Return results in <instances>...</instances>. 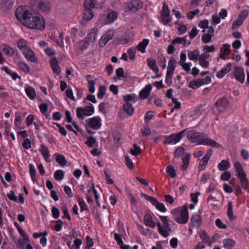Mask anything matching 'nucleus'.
Wrapping results in <instances>:
<instances>
[{"label":"nucleus","mask_w":249,"mask_h":249,"mask_svg":"<svg viewBox=\"0 0 249 249\" xmlns=\"http://www.w3.org/2000/svg\"><path fill=\"white\" fill-rule=\"evenodd\" d=\"M44 51L49 56H53L56 54V51L53 48L48 47L45 49Z\"/></svg>","instance_id":"nucleus-64"},{"label":"nucleus","mask_w":249,"mask_h":249,"mask_svg":"<svg viewBox=\"0 0 249 249\" xmlns=\"http://www.w3.org/2000/svg\"><path fill=\"white\" fill-rule=\"evenodd\" d=\"M114 32L113 30H109L104 34L99 41V45L103 47L105 46L107 43L114 36Z\"/></svg>","instance_id":"nucleus-14"},{"label":"nucleus","mask_w":249,"mask_h":249,"mask_svg":"<svg viewBox=\"0 0 249 249\" xmlns=\"http://www.w3.org/2000/svg\"><path fill=\"white\" fill-rule=\"evenodd\" d=\"M16 18L25 26L30 29L42 30L45 28V21L42 17L34 15L25 6H19L15 11Z\"/></svg>","instance_id":"nucleus-1"},{"label":"nucleus","mask_w":249,"mask_h":249,"mask_svg":"<svg viewBox=\"0 0 249 249\" xmlns=\"http://www.w3.org/2000/svg\"><path fill=\"white\" fill-rule=\"evenodd\" d=\"M25 93L28 97L32 100H34L36 96L35 89L32 86L27 85L25 88Z\"/></svg>","instance_id":"nucleus-20"},{"label":"nucleus","mask_w":249,"mask_h":249,"mask_svg":"<svg viewBox=\"0 0 249 249\" xmlns=\"http://www.w3.org/2000/svg\"><path fill=\"white\" fill-rule=\"evenodd\" d=\"M172 44H182L184 46H185L186 44V39L185 37H177L173 40H172Z\"/></svg>","instance_id":"nucleus-52"},{"label":"nucleus","mask_w":249,"mask_h":249,"mask_svg":"<svg viewBox=\"0 0 249 249\" xmlns=\"http://www.w3.org/2000/svg\"><path fill=\"white\" fill-rule=\"evenodd\" d=\"M92 78L93 76L91 75H87L86 76V79L89 83V90L91 93H94L95 90L94 87L95 82L92 79Z\"/></svg>","instance_id":"nucleus-31"},{"label":"nucleus","mask_w":249,"mask_h":249,"mask_svg":"<svg viewBox=\"0 0 249 249\" xmlns=\"http://www.w3.org/2000/svg\"><path fill=\"white\" fill-rule=\"evenodd\" d=\"M249 15V11L247 10H243L238 15V19L243 22Z\"/></svg>","instance_id":"nucleus-55"},{"label":"nucleus","mask_w":249,"mask_h":249,"mask_svg":"<svg viewBox=\"0 0 249 249\" xmlns=\"http://www.w3.org/2000/svg\"><path fill=\"white\" fill-rule=\"evenodd\" d=\"M234 166L237 173V178L239 180L240 185L244 190L249 193V181L242 165L239 161H236L234 163Z\"/></svg>","instance_id":"nucleus-3"},{"label":"nucleus","mask_w":249,"mask_h":249,"mask_svg":"<svg viewBox=\"0 0 249 249\" xmlns=\"http://www.w3.org/2000/svg\"><path fill=\"white\" fill-rule=\"evenodd\" d=\"M93 17L92 10L90 9H85L83 13V18L86 20H90Z\"/></svg>","instance_id":"nucleus-41"},{"label":"nucleus","mask_w":249,"mask_h":249,"mask_svg":"<svg viewBox=\"0 0 249 249\" xmlns=\"http://www.w3.org/2000/svg\"><path fill=\"white\" fill-rule=\"evenodd\" d=\"M191 222L192 223L193 226L198 228L201 225L202 219L200 215L195 214L191 217Z\"/></svg>","instance_id":"nucleus-22"},{"label":"nucleus","mask_w":249,"mask_h":249,"mask_svg":"<svg viewBox=\"0 0 249 249\" xmlns=\"http://www.w3.org/2000/svg\"><path fill=\"white\" fill-rule=\"evenodd\" d=\"M200 12V10L198 9H196L194 11H189L186 14V17L189 19H192L194 17L198 15Z\"/></svg>","instance_id":"nucleus-54"},{"label":"nucleus","mask_w":249,"mask_h":249,"mask_svg":"<svg viewBox=\"0 0 249 249\" xmlns=\"http://www.w3.org/2000/svg\"><path fill=\"white\" fill-rule=\"evenodd\" d=\"M38 150L41 154L45 161L50 162L51 161L50 159L51 154L48 148L44 144H41L40 145V148Z\"/></svg>","instance_id":"nucleus-17"},{"label":"nucleus","mask_w":249,"mask_h":249,"mask_svg":"<svg viewBox=\"0 0 249 249\" xmlns=\"http://www.w3.org/2000/svg\"><path fill=\"white\" fill-rule=\"evenodd\" d=\"M51 212L53 217L55 219H58L60 216V212L58 208L54 206H52L51 207Z\"/></svg>","instance_id":"nucleus-53"},{"label":"nucleus","mask_w":249,"mask_h":249,"mask_svg":"<svg viewBox=\"0 0 249 249\" xmlns=\"http://www.w3.org/2000/svg\"><path fill=\"white\" fill-rule=\"evenodd\" d=\"M85 143L89 147H93L94 146L97 147L98 146V142L96 141V139L92 136L89 137Z\"/></svg>","instance_id":"nucleus-36"},{"label":"nucleus","mask_w":249,"mask_h":249,"mask_svg":"<svg viewBox=\"0 0 249 249\" xmlns=\"http://www.w3.org/2000/svg\"><path fill=\"white\" fill-rule=\"evenodd\" d=\"M133 149L131 150V153L132 155L135 157H137L142 153V149L141 147L138 146L136 143H135L133 145Z\"/></svg>","instance_id":"nucleus-43"},{"label":"nucleus","mask_w":249,"mask_h":249,"mask_svg":"<svg viewBox=\"0 0 249 249\" xmlns=\"http://www.w3.org/2000/svg\"><path fill=\"white\" fill-rule=\"evenodd\" d=\"M160 21L164 25H167L169 23L171 22L172 18L170 16V15H169L168 17H161Z\"/></svg>","instance_id":"nucleus-58"},{"label":"nucleus","mask_w":249,"mask_h":249,"mask_svg":"<svg viewBox=\"0 0 249 249\" xmlns=\"http://www.w3.org/2000/svg\"><path fill=\"white\" fill-rule=\"evenodd\" d=\"M61 210L63 213L62 218L64 219L66 218L69 221H71V217L68 211V208L66 205H63L61 207Z\"/></svg>","instance_id":"nucleus-40"},{"label":"nucleus","mask_w":249,"mask_h":249,"mask_svg":"<svg viewBox=\"0 0 249 249\" xmlns=\"http://www.w3.org/2000/svg\"><path fill=\"white\" fill-rule=\"evenodd\" d=\"M199 237L202 241V243L210 246L213 244V241L210 240V237L207 232L204 230H201L199 233Z\"/></svg>","instance_id":"nucleus-21"},{"label":"nucleus","mask_w":249,"mask_h":249,"mask_svg":"<svg viewBox=\"0 0 249 249\" xmlns=\"http://www.w3.org/2000/svg\"><path fill=\"white\" fill-rule=\"evenodd\" d=\"M37 7L40 11L44 12L49 11L51 8L49 1L42 0L38 3Z\"/></svg>","instance_id":"nucleus-30"},{"label":"nucleus","mask_w":249,"mask_h":249,"mask_svg":"<svg viewBox=\"0 0 249 249\" xmlns=\"http://www.w3.org/2000/svg\"><path fill=\"white\" fill-rule=\"evenodd\" d=\"M50 65L54 73L59 75L61 72V68L58 65L57 59L56 57L52 58L50 60Z\"/></svg>","instance_id":"nucleus-16"},{"label":"nucleus","mask_w":249,"mask_h":249,"mask_svg":"<svg viewBox=\"0 0 249 249\" xmlns=\"http://www.w3.org/2000/svg\"><path fill=\"white\" fill-rule=\"evenodd\" d=\"M224 247L226 249H231L235 245V241L230 238L224 239L223 240Z\"/></svg>","instance_id":"nucleus-35"},{"label":"nucleus","mask_w":249,"mask_h":249,"mask_svg":"<svg viewBox=\"0 0 249 249\" xmlns=\"http://www.w3.org/2000/svg\"><path fill=\"white\" fill-rule=\"evenodd\" d=\"M136 49L135 48H130L127 49V53L130 60H134L135 59Z\"/></svg>","instance_id":"nucleus-51"},{"label":"nucleus","mask_w":249,"mask_h":249,"mask_svg":"<svg viewBox=\"0 0 249 249\" xmlns=\"http://www.w3.org/2000/svg\"><path fill=\"white\" fill-rule=\"evenodd\" d=\"M38 107L40 112L44 115L48 110V106L46 103H43L39 105Z\"/></svg>","instance_id":"nucleus-61"},{"label":"nucleus","mask_w":249,"mask_h":249,"mask_svg":"<svg viewBox=\"0 0 249 249\" xmlns=\"http://www.w3.org/2000/svg\"><path fill=\"white\" fill-rule=\"evenodd\" d=\"M118 14L116 11H112L108 13L104 21L105 24H110L117 20Z\"/></svg>","instance_id":"nucleus-19"},{"label":"nucleus","mask_w":249,"mask_h":249,"mask_svg":"<svg viewBox=\"0 0 249 249\" xmlns=\"http://www.w3.org/2000/svg\"><path fill=\"white\" fill-rule=\"evenodd\" d=\"M2 51L8 56H12L14 54V50L6 45H4Z\"/></svg>","instance_id":"nucleus-44"},{"label":"nucleus","mask_w":249,"mask_h":249,"mask_svg":"<svg viewBox=\"0 0 249 249\" xmlns=\"http://www.w3.org/2000/svg\"><path fill=\"white\" fill-rule=\"evenodd\" d=\"M217 167L220 171H226L230 168V163L227 160H223L218 163Z\"/></svg>","instance_id":"nucleus-38"},{"label":"nucleus","mask_w":249,"mask_h":249,"mask_svg":"<svg viewBox=\"0 0 249 249\" xmlns=\"http://www.w3.org/2000/svg\"><path fill=\"white\" fill-rule=\"evenodd\" d=\"M200 52L198 49H195L193 51L188 52V58L192 61H196L198 60Z\"/></svg>","instance_id":"nucleus-29"},{"label":"nucleus","mask_w":249,"mask_h":249,"mask_svg":"<svg viewBox=\"0 0 249 249\" xmlns=\"http://www.w3.org/2000/svg\"><path fill=\"white\" fill-rule=\"evenodd\" d=\"M147 62L150 69L153 70L156 73H158L159 69L156 64V60L152 58H149L147 59Z\"/></svg>","instance_id":"nucleus-28"},{"label":"nucleus","mask_w":249,"mask_h":249,"mask_svg":"<svg viewBox=\"0 0 249 249\" xmlns=\"http://www.w3.org/2000/svg\"><path fill=\"white\" fill-rule=\"evenodd\" d=\"M124 111L129 115L131 116L134 113V108L130 103H124L123 106Z\"/></svg>","instance_id":"nucleus-37"},{"label":"nucleus","mask_w":249,"mask_h":249,"mask_svg":"<svg viewBox=\"0 0 249 249\" xmlns=\"http://www.w3.org/2000/svg\"><path fill=\"white\" fill-rule=\"evenodd\" d=\"M1 69L6 74L11 76L14 80H16L17 78L21 79V77L17 72L11 71L7 67H2Z\"/></svg>","instance_id":"nucleus-33"},{"label":"nucleus","mask_w":249,"mask_h":249,"mask_svg":"<svg viewBox=\"0 0 249 249\" xmlns=\"http://www.w3.org/2000/svg\"><path fill=\"white\" fill-rule=\"evenodd\" d=\"M19 68L24 72L28 73L30 71V68L29 66L25 62H19L18 63Z\"/></svg>","instance_id":"nucleus-46"},{"label":"nucleus","mask_w":249,"mask_h":249,"mask_svg":"<svg viewBox=\"0 0 249 249\" xmlns=\"http://www.w3.org/2000/svg\"><path fill=\"white\" fill-rule=\"evenodd\" d=\"M213 153V149H209L207 151L206 154L204 155V156L202 158V159L201 160L199 165L198 167V171H201L202 170H204L208 163V161L209 159H210Z\"/></svg>","instance_id":"nucleus-12"},{"label":"nucleus","mask_w":249,"mask_h":249,"mask_svg":"<svg viewBox=\"0 0 249 249\" xmlns=\"http://www.w3.org/2000/svg\"><path fill=\"white\" fill-rule=\"evenodd\" d=\"M96 1L94 0H85L84 1V8L92 10L95 7Z\"/></svg>","instance_id":"nucleus-42"},{"label":"nucleus","mask_w":249,"mask_h":249,"mask_svg":"<svg viewBox=\"0 0 249 249\" xmlns=\"http://www.w3.org/2000/svg\"><path fill=\"white\" fill-rule=\"evenodd\" d=\"M185 149L182 146L178 147L175 151L174 156L175 157H179L182 155L184 153Z\"/></svg>","instance_id":"nucleus-60"},{"label":"nucleus","mask_w":249,"mask_h":249,"mask_svg":"<svg viewBox=\"0 0 249 249\" xmlns=\"http://www.w3.org/2000/svg\"><path fill=\"white\" fill-rule=\"evenodd\" d=\"M141 196H143L146 200L150 201L152 204L160 212L165 213L167 211V209L165 207L164 204L161 202H159L158 200L154 197L149 196L147 195L144 194L143 193H141Z\"/></svg>","instance_id":"nucleus-7"},{"label":"nucleus","mask_w":249,"mask_h":249,"mask_svg":"<svg viewBox=\"0 0 249 249\" xmlns=\"http://www.w3.org/2000/svg\"><path fill=\"white\" fill-rule=\"evenodd\" d=\"M152 87L150 84L146 85L139 92V98L144 100L147 99L150 95Z\"/></svg>","instance_id":"nucleus-18"},{"label":"nucleus","mask_w":249,"mask_h":249,"mask_svg":"<svg viewBox=\"0 0 249 249\" xmlns=\"http://www.w3.org/2000/svg\"><path fill=\"white\" fill-rule=\"evenodd\" d=\"M143 221L144 224L151 228H154L156 224L153 221V218L150 214L146 213L143 217Z\"/></svg>","instance_id":"nucleus-23"},{"label":"nucleus","mask_w":249,"mask_h":249,"mask_svg":"<svg viewBox=\"0 0 249 249\" xmlns=\"http://www.w3.org/2000/svg\"><path fill=\"white\" fill-rule=\"evenodd\" d=\"M94 113V107L93 105L90 104L89 106L85 107H78L76 109V115L78 119L84 120L85 116H89Z\"/></svg>","instance_id":"nucleus-5"},{"label":"nucleus","mask_w":249,"mask_h":249,"mask_svg":"<svg viewBox=\"0 0 249 249\" xmlns=\"http://www.w3.org/2000/svg\"><path fill=\"white\" fill-rule=\"evenodd\" d=\"M162 8V9L160 13L161 17H168L169 15H170V10L168 4L164 2Z\"/></svg>","instance_id":"nucleus-45"},{"label":"nucleus","mask_w":249,"mask_h":249,"mask_svg":"<svg viewBox=\"0 0 249 249\" xmlns=\"http://www.w3.org/2000/svg\"><path fill=\"white\" fill-rule=\"evenodd\" d=\"M123 100L125 103L132 102L134 103L138 101L137 95L135 93L124 95L123 96Z\"/></svg>","instance_id":"nucleus-32"},{"label":"nucleus","mask_w":249,"mask_h":249,"mask_svg":"<svg viewBox=\"0 0 249 249\" xmlns=\"http://www.w3.org/2000/svg\"><path fill=\"white\" fill-rule=\"evenodd\" d=\"M88 123L87 125L94 130L99 129L102 126L101 118L98 116H94L86 121Z\"/></svg>","instance_id":"nucleus-10"},{"label":"nucleus","mask_w":249,"mask_h":249,"mask_svg":"<svg viewBox=\"0 0 249 249\" xmlns=\"http://www.w3.org/2000/svg\"><path fill=\"white\" fill-rule=\"evenodd\" d=\"M7 197L10 200L14 202H17L18 198L15 195V192L13 190H11L10 193L6 194Z\"/></svg>","instance_id":"nucleus-62"},{"label":"nucleus","mask_w":249,"mask_h":249,"mask_svg":"<svg viewBox=\"0 0 249 249\" xmlns=\"http://www.w3.org/2000/svg\"><path fill=\"white\" fill-rule=\"evenodd\" d=\"M228 101L225 97L218 99L212 109L214 115H218L222 113L227 107Z\"/></svg>","instance_id":"nucleus-6"},{"label":"nucleus","mask_w":249,"mask_h":249,"mask_svg":"<svg viewBox=\"0 0 249 249\" xmlns=\"http://www.w3.org/2000/svg\"><path fill=\"white\" fill-rule=\"evenodd\" d=\"M191 157V155L190 153H187L183 157H182V160L183 164L180 166V168L181 170L185 171L188 169Z\"/></svg>","instance_id":"nucleus-25"},{"label":"nucleus","mask_w":249,"mask_h":249,"mask_svg":"<svg viewBox=\"0 0 249 249\" xmlns=\"http://www.w3.org/2000/svg\"><path fill=\"white\" fill-rule=\"evenodd\" d=\"M186 135L189 141L196 145H208L217 148H219L220 146V144L209 139L204 133L197 132L193 129L189 130L187 133L186 132Z\"/></svg>","instance_id":"nucleus-2"},{"label":"nucleus","mask_w":249,"mask_h":249,"mask_svg":"<svg viewBox=\"0 0 249 249\" xmlns=\"http://www.w3.org/2000/svg\"><path fill=\"white\" fill-rule=\"evenodd\" d=\"M149 43V40L147 38L143 39L142 42H140L137 46L136 49L142 53L146 52V48Z\"/></svg>","instance_id":"nucleus-24"},{"label":"nucleus","mask_w":249,"mask_h":249,"mask_svg":"<svg viewBox=\"0 0 249 249\" xmlns=\"http://www.w3.org/2000/svg\"><path fill=\"white\" fill-rule=\"evenodd\" d=\"M54 177L57 180H61L64 178V173L63 170L59 169L54 173Z\"/></svg>","instance_id":"nucleus-49"},{"label":"nucleus","mask_w":249,"mask_h":249,"mask_svg":"<svg viewBox=\"0 0 249 249\" xmlns=\"http://www.w3.org/2000/svg\"><path fill=\"white\" fill-rule=\"evenodd\" d=\"M187 129H184L178 133L171 134L169 136H163L165 141L164 144L174 145L180 141V140L186 135Z\"/></svg>","instance_id":"nucleus-4"},{"label":"nucleus","mask_w":249,"mask_h":249,"mask_svg":"<svg viewBox=\"0 0 249 249\" xmlns=\"http://www.w3.org/2000/svg\"><path fill=\"white\" fill-rule=\"evenodd\" d=\"M29 173L32 181L34 183L36 182L38 185L39 182L37 181L36 178V171L34 165L32 163L29 164Z\"/></svg>","instance_id":"nucleus-26"},{"label":"nucleus","mask_w":249,"mask_h":249,"mask_svg":"<svg viewBox=\"0 0 249 249\" xmlns=\"http://www.w3.org/2000/svg\"><path fill=\"white\" fill-rule=\"evenodd\" d=\"M34 119H35V116L33 114H29L27 116V117L26 118V126L29 127L31 124H34Z\"/></svg>","instance_id":"nucleus-59"},{"label":"nucleus","mask_w":249,"mask_h":249,"mask_svg":"<svg viewBox=\"0 0 249 249\" xmlns=\"http://www.w3.org/2000/svg\"><path fill=\"white\" fill-rule=\"evenodd\" d=\"M166 171L168 175L172 178H175L177 175L176 171L172 165H168L166 169Z\"/></svg>","instance_id":"nucleus-48"},{"label":"nucleus","mask_w":249,"mask_h":249,"mask_svg":"<svg viewBox=\"0 0 249 249\" xmlns=\"http://www.w3.org/2000/svg\"><path fill=\"white\" fill-rule=\"evenodd\" d=\"M54 156L55 157L56 162L61 166L64 167L67 164V160L63 155L55 153Z\"/></svg>","instance_id":"nucleus-27"},{"label":"nucleus","mask_w":249,"mask_h":249,"mask_svg":"<svg viewBox=\"0 0 249 249\" xmlns=\"http://www.w3.org/2000/svg\"><path fill=\"white\" fill-rule=\"evenodd\" d=\"M159 233L163 237L166 238L169 235V232L171 231L169 223L164 224L162 226L160 222L157 223Z\"/></svg>","instance_id":"nucleus-13"},{"label":"nucleus","mask_w":249,"mask_h":249,"mask_svg":"<svg viewBox=\"0 0 249 249\" xmlns=\"http://www.w3.org/2000/svg\"><path fill=\"white\" fill-rule=\"evenodd\" d=\"M231 46L228 44H224L223 49L221 50V52L226 54L227 55H229L231 53Z\"/></svg>","instance_id":"nucleus-63"},{"label":"nucleus","mask_w":249,"mask_h":249,"mask_svg":"<svg viewBox=\"0 0 249 249\" xmlns=\"http://www.w3.org/2000/svg\"><path fill=\"white\" fill-rule=\"evenodd\" d=\"M141 132L143 137H147L151 134V131L147 125H143L141 129Z\"/></svg>","instance_id":"nucleus-56"},{"label":"nucleus","mask_w":249,"mask_h":249,"mask_svg":"<svg viewBox=\"0 0 249 249\" xmlns=\"http://www.w3.org/2000/svg\"><path fill=\"white\" fill-rule=\"evenodd\" d=\"M106 88L105 86L101 85L99 87L97 97L99 99H102L106 93Z\"/></svg>","instance_id":"nucleus-50"},{"label":"nucleus","mask_w":249,"mask_h":249,"mask_svg":"<svg viewBox=\"0 0 249 249\" xmlns=\"http://www.w3.org/2000/svg\"><path fill=\"white\" fill-rule=\"evenodd\" d=\"M227 207V213L229 218L231 220H234L236 217L233 214V205L231 201L228 202Z\"/></svg>","instance_id":"nucleus-34"},{"label":"nucleus","mask_w":249,"mask_h":249,"mask_svg":"<svg viewBox=\"0 0 249 249\" xmlns=\"http://www.w3.org/2000/svg\"><path fill=\"white\" fill-rule=\"evenodd\" d=\"M23 54L26 59L29 60L32 62H36L37 57L35 53L30 48H25L23 51Z\"/></svg>","instance_id":"nucleus-15"},{"label":"nucleus","mask_w":249,"mask_h":249,"mask_svg":"<svg viewBox=\"0 0 249 249\" xmlns=\"http://www.w3.org/2000/svg\"><path fill=\"white\" fill-rule=\"evenodd\" d=\"M189 213L187 207L182 208L179 215L175 218V221L180 224H185L188 222Z\"/></svg>","instance_id":"nucleus-9"},{"label":"nucleus","mask_w":249,"mask_h":249,"mask_svg":"<svg viewBox=\"0 0 249 249\" xmlns=\"http://www.w3.org/2000/svg\"><path fill=\"white\" fill-rule=\"evenodd\" d=\"M17 45L18 49L20 50H22V52L23 51L24 49L28 48V47H27V45L26 41L23 38L19 39L18 40L17 42Z\"/></svg>","instance_id":"nucleus-47"},{"label":"nucleus","mask_w":249,"mask_h":249,"mask_svg":"<svg viewBox=\"0 0 249 249\" xmlns=\"http://www.w3.org/2000/svg\"><path fill=\"white\" fill-rule=\"evenodd\" d=\"M22 121V119L19 113L16 112L15 113V119L14 121V125L16 128H22L21 126V124Z\"/></svg>","instance_id":"nucleus-39"},{"label":"nucleus","mask_w":249,"mask_h":249,"mask_svg":"<svg viewBox=\"0 0 249 249\" xmlns=\"http://www.w3.org/2000/svg\"><path fill=\"white\" fill-rule=\"evenodd\" d=\"M234 77L237 82L243 83L245 81V74L242 67H235L233 71Z\"/></svg>","instance_id":"nucleus-11"},{"label":"nucleus","mask_w":249,"mask_h":249,"mask_svg":"<svg viewBox=\"0 0 249 249\" xmlns=\"http://www.w3.org/2000/svg\"><path fill=\"white\" fill-rule=\"evenodd\" d=\"M78 204L80 207L81 212H83L84 211H88V206L85 203V201L82 198L78 199Z\"/></svg>","instance_id":"nucleus-57"},{"label":"nucleus","mask_w":249,"mask_h":249,"mask_svg":"<svg viewBox=\"0 0 249 249\" xmlns=\"http://www.w3.org/2000/svg\"><path fill=\"white\" fill-rule=\"evenodd\" d=\"M126 7L128 11L135 13L143 8V2L141 0H132L126 3Z\"/></svg>","instance_id":"nucleus-8"}]
</instances>
